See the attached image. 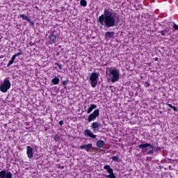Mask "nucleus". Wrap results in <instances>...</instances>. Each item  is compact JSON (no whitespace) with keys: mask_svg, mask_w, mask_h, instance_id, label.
Segmentation results:
<instances>
[{"mask_svg":"<svg viewBox=\"0 0 178 178\" xmlns=\"http://www.w3.org/2000/svg\"><path fill=\"white\" fill-rule=\"evenodd\" d=\"M99 23L104 27L109 29L119 24V16L116 13L109 8H105L104 14L99 17Z\"/></svg>","mask_w":178,"mask_h":178,"instance_id":"1","label":"nucleus"},{"mask_svg":"<svg viewBox=\"0 0 178 178\" xmlns=\"http://www.w3.org/2000/svg\"><path fill=\"white\" fill-rule=\"evenodd\" d=\"M106 74L108 77L109 80L112 83H116L119 81L120 77V72L118 69L115 67H108L106 70Z\"/></svg>","mask_w":178,"mask_h":178,"instance_id":"2","label":"nucleus"},{"mask_svg":"<svg viewBox=\"0 0 178 178\" xmlns=\"http://www.w3.org/2000/svg\"><path fill=\"white\" fill-rule=\"evenodd\" d=\"M10 81L9 78H5L3 83L0 84V91L1 92H8V90H10Z\"/></svg>","mask_w":178,"mask_h":178,"instance_id":"3","label":"nucleus"},{"mask_svg":"<svg viewBox=\"0 0 178 178\" xmlns=\"http://www.w3.org/2000/svg\"><path fill=\"white\" fill-rule=\"evenodd\" d=\"M99 78V74L98 72L91 73L89 77V83L90 86L95 88L98 85V79Z\"/></svg>","mask_w":178,"mask_h":178,"instance_id":"4","label":"nucleus"},{"mask_svg":"<svg viewBox=\"0 0 178 178\" xmlns=\"http://www.w3.org/2000/svg\"><path fill=\"white\" fill-rule=\"evenodd\" d=\"M140 149H145L148 155L154 153V145L150 143H145L138 145Z\"/></svg>","mask_w":178,"mask_h":178,"instance_id":"5","label":"nucleus"},{"mask_svg":"<svg viewBox=\"0 0 178 178\" xmlns=\"http://www.w3.org/2000/svg\"><path fill=\"white\" fill-rule=\"evenodd\" d=\"M98 116H99V109L95 110L92 112V113L89 115V116L88 118V122H91L95 120V119H97V118H98Z\"/></svg>","mask_w":178,"mask_h":178,"instance_id":"6","label":"nucleus"},{"mask_svg":"<svg viewBox=\"0 0 178 178\" xmlns=\"http://www.w3.org/2000/svg\"><path fill=\"white\" fill-rule=\"evenodd\" d=\"M90 127L92 129L94 133H97V131L101 129V124L97 122H95L91 124Z\"/></svg>","mask_w":178,"mask_h":178,"instance_id":"7","label":"nucleus"},{"mask_svg":"<svg viewBox=\"0 0 178 178\" xmlns=\"http://www.w3.org/2000/svg\"><path fill=\"white\" fill-rule=\"evenodd\" d=\"M13 175H12V172H8L6 173V170H1L0 172V178H12Z\"/></svg>","mask_w":178,"mask_h":178,"instance_id":"8","label":"nucleus"},{"mask_svg":"<svg viewBox=\"0 0 178 178\" xmlns=\"http://www.w3.org/2000/svg\"><path fill=\"white\" fill-rule=\"evenodd\" d=\"M26 154L29 159H31V158L34 156V152L33 147H31V146L26 147Z\"/></svg>","mask_w":178,"mask_h":178,"instance_id":"9","label":"nucleus"},{"mask_svg":"<svg viewBox=\"0 0 178 178\" xmlns=\"http://www.w3.org/2000/svg\"><path fill=\"white\" fill-rule=\"evenodd\" d=\"M83 133L85 134V136H87L88 137H90V138H97V135L94 134V133H92V131L90 129H85L83 131Z\"/></svg>","mask_w":178,"mask_h":178,"instance_id":"10","label":"nucleus"},{"mask_svg":"<svg viewBox=\"0 0 178 178\" xmlns=\"http://www.w3.org/2000/svg\"><path fill=\"white\" fill-rule=\"evenodd\" d=\"M104 169L107 170V172L109 173V175H106V177L111 178L112 175H113V169L111 168V165H104Z\"/></svg>","mask_w":178,"mask_h":178,"instance_id":"11","label":"nucleus"},{"mask_svg":"<svg viewBox=\"0 0 178 178\" xmlns=\"http://www.w3.org/2000/svg\"><path fill=\"white\" fill-rule=\"evenodd\" d=\"M80 149H85L87 152H90V150L92 149V144L89 143L88 145H81Z\"/></svg>","mask_w":178,"mask_h":178,"instance_id":"12","label":"nucleus"},{"mask_svg":"<svg viewBox=\"0 0 178 178\" xmlns=\"http://www.w3.org/2000/svg\"><path fill=\"white\" fill-rule=\"evenodd\" d=\"M94 109H97V104H90L87 110V113L90 114L94 111Z\"/></svg>","mask_w":178,"mask_h":178,"instance_id":"13","label":"nucleus"},{"mask_svg":"<svg viewBox=\"0 0 178 178\" xmlns=\"http://www.w3.org/2000/svg\"><path fill=\"white\" fill-rule=\"evenodd\" d=\"M96 145L98 148H104L105 146V142L104 140H98L96 143Z\"/></svg>","mask_w":178,"mask_h":178,"instance_id":"14","label":"nucleus"},{"mask_svg":"<svg viewBox=\"0 0 178 178\" xmlns=\"http://www.w3.org/2000/svg\"><path fill=\"white\" fill-rule=\"evenodd\" d=\"M114 35H115V32H106L105 33V37H106V38H108V39L113 38Z\"/></svg>","mask_w":178,"mask_h":178,"instance_id":"15","label":"nucleus"},{"mask_svg":"<svg viewBox=\"0 0 178 178\" xmlns=\"http://www.w3.org/2000/svg\"><path fill=\"white\" fill-rule=\"evenodd\" d=\"M56 41V35H51L49 36V42L50 44H54Z\"/></svg>","mask_w":178,"mask_h":178,"instance_id":"16","label":"nucleus"},{"mask_svg":"<svg viewBox=\"0 0 178 178\" xmlns=\"http://www.w3.org/2000/svg\"><path fill=\"white\" fill-rule=\"evenodd\" d=\"M59 81H60V79L59 78L55 76L52 80H51V83L54 85V86H56L58 84H59Z\"/></svg>","mask_w":178,"mask_h":178,"instance_id":"17","label":"nucleus"},{"mask_svg":"<svg viewBox=\"0 0 178 178\" xmlns=\"http://www.w3.org/2000/svg\"><path fill=\"white\" fill-rule=\"evenodd\" d=\"M20 17H22V20H26V22H30V18L27 17L26 15L22 14L19 15Z\"/></svg>","mask_w":178,"mask_h":178,"instance_id":"18","label":"nucleus"},{"mask_svg":"<svg viewBox=\"0 0 178 178\" xmlns=\"http://www.w3.org/2000/svg\"><path fill=\"white\" fill-rule=\"evenodd\" d=\"M168 31H169L168 29H164L163 31H159V33H161V35H165L166 34H168Z\"/></svg>","mask_w":178,"mask_h":178,"instance_id":"19","label":"nucleus"},{"mask_svg":"<svg viewBox=\"0 0 178 178\" xmlns=\"http://www.w3.org/2000/svg\"><path fill=\"white\" fill-rule=\"evenodd\" d=\"M80 3H81V6H83L84 8L87 6V1L86 0H81Z\"/></svg>","mask_w":178,"mask_h":178,"instance_id":"20","label":"nucleus"},{"mask_svg":"<svg viewBox=\"0 0 178 178\" xmlns=\"http://www.w3.org/2000/svg\"><path fill=\"white\" fill-rule=\"evenodd\" d=\"M111 159H113V161H114V162H119V156H113L111 157Z\"/></svg>","mask_w":178,"mask_h":178,"instance_id":"21","label":"nucleus"},{"mask_svg":"<svg viewBox=\"0 0 178 178\" xmlns=\"http://www.w3.org/2000/svg\"><path fill=\"white\" fill-rule=\"evenodd\" d=\"M172 27H173L174 31H178V25L177 24H176L175 23H173Z\"/></svg>","mask_w":178,"mask_h":178,"instance_id":"22","label":"nucleus"},{"mask_svg":"<svg viewBox=\"0 0 178 178\" xmlns=\"http://www.w3.org/2000/svg\"><path fill=\"white\" fill-rule=\"evenodd\" d=\"M67 83H69V80H66L63 81L62 84L64 86L65 88H66V86H67Z\"/></svg>","mask_w":178,"mask_h":178,"instance_id":"23","label":"nucleus"},{"mask_svg":"<svg viewBox=\"0 0 178 178\" xmlns=\"http://www.w3.org/2000/svg\"><path fill=\"white\" fill-rule=\"evenodd\" d=\"M14 62H15V61L11 59V60L8 62V65H7V67H9L10 66H11V65H13V63H14Z\"/></svg>","mask_w":178,"mask_h":178,"instance_id":"24","label":"nucleus"},{"mask_svg":"<svg viewBox=\"0 0 178 178\" xmlns=\"http://www.w3.org/2000/svg\"><path fill=\"white\" fill-rule=\"evenodd\" d=\"M56 65H58V67H59L60 70H62V64H60V63H56Z\"/></svg>","mask_w":178,"mask_h":178,"instance_id":"25","label":"nucleus"},{"mask_svg":"<svg viewBox=\"0 0 178 178\" xmlns=\"http://www.w3.org/2000/svg\"><path fill=\"white\" fill-rule=\"evenodd\" d=\"M29 23H30L31 26H34V22L31 21V19H29V21H28Z\"/></svg>","mask_w":178,"mask_h":178,"instance_id":"26","label":"nucleus"},{"mask_svg":"<svg viewBox=\"0 0 178 178\" xmlns=\"http://www.w3.org/2000/svg\"><path fill=\"white\" fill-rule=\"evenodd\" d=\"M145 87H149V83L148 82H145L144 83Z\"/></svg>","mask_w":178,"mask_h":178,"instance_id":"27","label":"nucleus"},{"mask_svg":"<svg viewBox=\"0 0 178 178\" xmlns=\"http://www.w3.org/2000/svg\"><path fill=\"white\" fill-rule=\"evenodd\" d=\"M17 56V55L14 54L11 58V60L15 61V59H16V57Z\"/></svg>","mask_w":178,"mask_h":178,"instance_id":"28","label":"nucleus"},{"mask_svg":"<svg viewBox=\"0 0 178 178\" xmlns=\"http://www.w3.org/2000/svg\"><path fill=\"white\" fill-rule=\"evenodd\" d=\"M110 178H116V176L115 175V173L112 174Z\"/></svg>","mask_w":178,"mask_h":178,"instance_id":"29","label":"nucleus"},{"mask_svg":"<svg viewBox=\"0 0 178 178\" xmlns=\"http://www.w3.org/2000/svg\"><path fill=\"white\" fill-rule=\"evenodd\" d=\"M167 105L169 106V108H173V106L170 104H167Z\"/></svg>","mask_w":178,"mask_h":178,"instance_id":"30","label":"nucleus"},{"mask_svg":"<svg viewBox=\"0 0 178 178\" xmlns=\"http://www.w3.org/2000/svg\"><path fill=\"white\" fill-rule=\"evenodd\" d=\"M58 124H60V126H62V124H63V120H60L58 123Z\"/></svg>","mask_w":178,"mask_h":178,"instance_id":"31","label":"nucleus"},{"mask_svg":"<svg viewBox=\"0 0 178 178\" xmlns=\"http://www.w3.org/2000/svg\"><path fill=\"white\" fill-rule=\"evenodd\" d=\"M15 55H17V56H20V55H22V52H18Z\"/></svg>","mask_w":178,"mask_h":178,"instance_id":"32","label":"nucleus"},{"mask_svg":"<svg viewBox=\"0 0 178 178\" xmlns=\"http://www.w3.org/2000/svg\"><path fill=\"white\" fill-rule=\"evenodd\" d=\"M172 109H173V111H176L177 110V108H176V107H175V106H172Z\"/></svg>","mask_w":178,"mask_h":178,"instance_id":"33","label":"nucleus"},{"mask_svg":"<svg viewBox=\"0 0 178 178\" xmlns=\"http://www.w3.org/2000/svg\"><path fill=\"white\" fill-rule=\"evenodd\" d=\"M156 60H158V58H156Z\"/></svg>","mask_w":178,"mask_h":178,"instance_id":"34","label":"nucleus"}]
</instances>
